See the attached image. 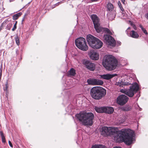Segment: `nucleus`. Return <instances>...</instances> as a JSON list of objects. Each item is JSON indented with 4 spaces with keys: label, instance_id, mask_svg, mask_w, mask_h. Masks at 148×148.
Returning <instances> with one entry per match:
<instances>
[{
    "label": "nucleus",
    "instance_id": "nucleus-14",
    "mask_svg": "<svg viewBox=\"0 0 148 148\" xmlns=\"http://www.w3.org/2000/svg\"><path fill=\"white\" fill-rule=\"evenodd\" d=\"M135 141V134L134 131L130 129V145Z\"/></svg>",
    "mask_w": 148,
    "mask_h": 148
},
{
    "label": "nucleus",
    "instance_id": "nucleus-2",
    "mask_svg": "<svg viewBox=\"0 0 148 148\" xmlns=\"http://www.w3.org/2000/svg\"><path fill=\"white\" fill-rule=\"evenodd\" d=\"M79 121L85 125L91 126L93 124V120L94 116L91 112L83 111L75 115Z\"/></svg>",
    "mask_w": 148,
    "mask_h": 148
},
{
    "label": "nucleus",
    "instance_id": "nucleus-36",
    "mask_svg": "<svg viewBox=\"0 0 148 148\" xmlns=\"http://www.w3.org/2000/svg\"><path fill=\"white\" fill-rule=\"evenodd\" d=\"M119 8H120V9L121 10V11L122 12L124 10L123 8L122 7V6L119 7Z\"/></svg>",
    "mask_w": 148,
    "mask_h": 148
},
{
    "label": "nucleus",
    "instance_id": "nucleus-12",
    "mask_svg": "<svg viewBox=\"0 0 148 148\" xmlns=\"http://www.w3.org/2000/svg\"><path fill=\"white\" fill-rule=\"evenodd\" d=\"M91 59L94 60H97L99 58V53L93 50H91L89 53Z\"/></svg>",
    "mask_w": 148,
    "mask_h": 148
},
{
    "label": "nucleus",
    "instance_id": "nucleus-46",
    "mask_svg": "<svg viewBox=\"0 0 148 148\" xmlns=\"http://www.w3.org/2000/svg\"><path fill=\"white\" fill-rule=\"evenodd\" d=\"M2 29V27H0V31H1V30Z\"/></svg>",
    "mask_w": 148,
    "mask_h": 148
},
{
    "label": "nucleus",
    "instance_id": "nucleus-35",
    "mask_svg": "<svg viewBox=\"0 0 148 148\" xmlns=\"http://www.w3.org/2000/svg\"><path fill=\"white\" fill-rule=\"evenodd\" d=\"M8 143H9V145L11 147H13V145H12V143H11V141L10 140L9 141Z\"/></svg>",
    "mask_w": 148,
    "mask_h": 148
},
{
    "label": "nucleus",
    "instance_id": "nucleus-26",
    "mask_svg": "<svg viewBox=\"0 0 148 148\" xmlns=\"http://www.w3.org/2000/svg\"><path fill=\"white\" fill-rule=\"evenodd\" d=\"M91 148H106V147L102 145H95L93 146Z\"/></svg>",
    "mask_w": 148,
    "mask_h": 148
},
{
    "label": "nucleus",
    "instance_id": "nucleus-25",
    "mask_svg": "<svg viewBox=\"0 0 148 148\" xmlns=\"http://www.w3.org/2000/svg\"><path fill=\"white\" fill-rule=\"evenodd\" d=\"M0 134L2 142L3 143H5L6 142L5 138L4 135L3 133L1 131L0 132Z\"/></svg>",
    "mask_w": 148,
    "mask_h": 148
},
{
    "label": "nucleus",
    "instance_id": "nucleus-49",
    "mask_svg": "<svg viewBox=\"0 0 148 148\" xmlns=\"http://www.w3.org/2000/svg\"><path fill=\"white\" fill-rule=\"evenodd\" d=\"M9 30H10V28H9L8 29Z\"/></svg>",
    "mask_w": 148,
    "mask_h": 148
},
{
    "label": "nucleus",
    "instance_id": "nucleus-18",
    "mask_svg": "<svg viewBox=\"0 0 148 148\" xmlns=\"http://www.w3.org/2000/svg\"><path fill=\"white\" fill-rule=\"evenodd\" d=\"M105 107H101L100 108L95 107V111L99 113H103L104 112Z\"/></svg>",
    "mask_w": 148,
    "mask_h": 148
},
{
    "label": "nucleus",
    "instance_id": "nucleus-39",
    "mask_svg": "<svg viewBox=\"0 0 148 148\" xmlns=\"http://www.w3.org/2000/svg\"><path fill=\"white\" fill-rule=\"evenodd\" d=\"M139 27H140L141 28V30H142L144 28L143 27L142 25H139Z\"/></svg>",
    "mask_w": 148,
    "mask_h": 148
},
{
    "label": "nucleus",
    "instance_id": "nucleus-21",
    "mask_svg": "<svg viewBox=\"0 0 148 148\" xmlns=\"http://www.w3.org/2000/svg\"><path fill=\"white\" fill-rule=\"evenodd\" d=\"M95 79L94 78H91L87 80V82L89 84L95 85Z\"/></svg>",
    "mask_w": 148,
    "mask_h": 148
},
{
    "label": "nucleus",
    "instance_id": "nucleus-45",
    "mask_svg": "<svg viewBox=\"0 0 148 148\" xmlns=\"http://www.w3.org/2000/svg\"><path fill=\"white\" fill-rule=\"evenodd\" d=\"M17 23V21H16L14 24H16V25Z\"/></svg>",
    "mask_w": 148,
    "mask_h": 148
},
{
    "label": "nucleus",
    "instance_id": "nucleus-33",
    "mask_svg": "<svg viewBox=\"0 0 148 148\" xmlns=\"http://www.w3.org/2000/svg\"><path fill=\"white\" fill-rule=\"evenodd\" d=\"M142 30L146 35H147L148 34V33L147 30L145 28L143 29Z\"/></svg>",
    "mask_w": 148,
    "mask_h": 148
},
{
    "label": "nucleus",
    "instance_id": "nucleus-48",
    "mask_svg": "<svg viewBox=\"0 0 148 148\" xmlns=\"http://www.w3.org/2000/svg\"><path fill=\"white\" fill-rule=\"evenodd\" d=\"M24 21V18H23V20H22V21Z\"/></svg>",
    "mask_w": 148,
    "mask_h": 148
},
{
    "label": "nucleus",
    "instance_id": "nucleus-17",
    "mask_svg": "<svg viewBox=\"0 0 148 148\" xmlns=\"http://www.w3.org/2000/svg\"><path fill=\"white\" fill-rule=\"evenodd\" d=\"M130 36L133 38H137L139 37V35L138 33L134 30L131 31V33H130Z\"/></svg>",
    "mask_w": 148,
    "mask_h": 148
},
{
    "label": "nucleus",
    "instance_id": "nucleus-16",
    "mask_svg": "<svg viewBox=\"0 0 148 148\" xmlns=\"http://www.w3.org/2000/svg\"><path fill=\"white\" fill-rule=\"evenodd\" d=\"M76 74L75 71L73 68H71L68 72L67 76H73Z\"/></svg>",
    "mask_w": 148,
    "mask_h": 148
},
{
    "label": "nucleus",
    "instance_id": "nucleus-5",
    "mask_svg": "<svg viewBox=\"0 0 148 148\" xmlns=\"http://www.w3.org/2000/svg\"><path fill=\"white\" fill-rule=\"evenodd\" d=\"M87 40L89 45L93 49H98L103 46V42L100 40L90 34L87 36Z\"/></svg>",
    "mask_w": 148,
    "mask_h": 148
},
{
    "label": "nucleus",
    "instance_id": "nucleus-32",
    "mask_svg": "<svg viewBox=\"0 0 148 148\" xmlns=\"http://www.w3.org/2000/svg\"><path fill=\"white\" fill-rule=\"evenodd\" d=\"M127 34L129 36V32H130V27H128L125 31Z\"/></svg>",
    "mask_w": 148,
    "mask_h": 148
},
{
    "label": "nucleus",
    "instance_id": "nucleus-3",
    "mask_svg": "<svg viewBox=\"0 0 148 148\" xmlns=\"http://www.w3.org/2000/svg\"><path fill=\"white\" fill-rule=\"evenodd\" d=\"M103 65L106 69L108 70L114 69L117 65V60L111 55H106L104 58Z\"/></svg>",
    "mask_w": 148,
    "mask_h": 148
},
{
    "label": "nucleus",
    "instance_id": "nucleus-20",
    "mask_svg": "<svg viewBox=\"0 0 148 148\" xmlns=\"http://www.w3.org/2000/svg\"><path fill=\"white\" fill-rule=\"evenodd\" d=\"M121 18L124 19H127L126 20L127 22L128 23H130V20H129V19L128 18V16L127 14L124 13L122 14Z\"/></svg>",
    "mask_w": 148,
    "mask_h": 148
},
{
    "label": "nucleus",
    "instance_id": "nucleus-22",
    "mask_svg": "<svg viewBox=\"0 0 148 148\" xmlns=\"http://www.w3.org/2000/svg\"><path fill=\"white\" fill-rule=\"evenodd\" d=\"M107 8L108 11H112L114 9L113 5L111 3H108L107 4Z\"/></svg>",
    "mask_w": 148,
    "mask_h": 148
},
{
    "label": "nucleus",
    "instance_id": "nucleus-34",
    "mask_svg": "<svg viewBox=\"0 0 148 148\" xmlns=\"http://www.w3.org/2000/svg\"><path fill=\"white\" fill-rule=\"evenodd\" d=\"M16 28V24H14L13 26V28L12 29V30L13 31H14Z\"/></svg>",
    "mask_w": 148,
    "mask_h": 148
},
{
    "label": "nucleus",
    "instance_id": "nucleus-50",
    "mask_svg": "<svg viewBox=\"0 0 148 148\" xmlns=\"http://www.w3.org/2000/svg\"><path fill=\"white\" fill-rule=\"evenodd\" d=\"M12 25V24H10V25H11H11Z\"/></svg>",
    "mask_w": 148,
    "mask_h": 148
},
{
    "label": "nucleus",
    "instance_id": "nucleus-47",
    "mask_svg": "<svg viewBox=\"0 0 148 148\" xmlns=\"http://www.w3.org/2000/svg\"><path fill=\"white\" fill-rule=\"evenodd\" d=\"M61 3V2H58L57 4H58V5Z\"/></svg>",
    "mask_w": 148,
    "mask_h": 148
},
{
    "label": "nucleus",
    "instance_id": "nucleus-28",
    "mask_svg": "<svg viewBox=\"0 0 148 148\" xmlns=\"http://www.w3.org/2000/svg\"><path fill=\"white\" fill-rule=\"evenodd\" d=\"M120 92H121L127 95L128 96L130 97V93L127 91V90L125 89H121L120 90Z\"/></svg>",
    "mask_w": 148,
    "mask_h": 148
},
{
    "label": "nucleus",
    "instance_id": "nucleus-23",
    "mask_svg": "<svg viewBox=\"0 0 148 148\" xmlns=\"http://www.w3.org/2000/svg\"><path fill=\"white\" fill-rule=\"evenodd\" d=\"M117 86H119L120 87H123L124 86L128 85L129 84L128 83H125L121 82H118L116 83Z\"/></svg>",
    "mask_w": 148,
    "mask_h": 148
},
{
    "label": "nucleus",
    "instance_id": "nucleus-9",
    "mask_svg": "<svg viewBox=\"0 0 148 148\" xmlns=\"http://www.w3.org/2000/svg\"><path fill=\"white\" fill-rule=\"evenodd\" d=\"M128 99V98L125 95H120L117 98V102L119 105L122 106L126 103Z\"/></svg>",
    "mask_w": 148,
    "mask_h": 148
},
{
    "label": "nucleus",
    "instance_id": "nucleus-7",
    "mask_svg": "<svg viewBox=\"0 0 148 148\" xmlns=\"http://www.w3.org/2000/svg\"><path fill=\"white\" fill-rule=\"evenodd\" d=\"M91 19L93 21L95 28L98 33L103 32L104 28L101 27L99 24V19L97 15L93 14L91 16Z\"/></svg>",
    "mask_w": 148,
    "mask_h": 148
},
{
    "label": "nucleus",
    "instance_id": "nucleus-44",
    "mask_svg": "<svg viewBox=\"0 0 148 148\" xmlns=\"http://www.w3.org/2000/svg\"><path fill=\"white\" fill-rule=\"evenodd\" d=\"M118 43L119 44V45H121V42H118Z\"/></svg>",
    "mask_w": 148,
    "mask_h": 148
},
{
    "label": "nucleus",
    "instance_id": "nucleus-41",
    "mask_svg": "<svg viewBox=\"0 0 148 148\" xmlns=\"http://www.w3.org/2000/svg\"><path fill=\"white\" fill-rule=\"evenodd\" d=\"M121 1L124 4H125V0H121Z\"/></svg>",
    "mask_w": 148,
    "mask_h": 148
},
{
    "label": "nucleus",
    "instance_id": "nucleus-8",
    "mask_svg": "<svg viewBox=\"0 0 148 148\" xmlns=\"http://www.w3.org/2000/svg\"><path fill=\"white\" fill-rule=\"evenodd\" d=\"M104 41L107 45L112 47H114L116 45V41L111 36L106 34L104 36Z\"/></svg>",
    "mask_w": 148,
    "mask_h": 148
},
{
    "label": "nucleus",
    "instance_id": "nucleus-11",
    "mask_svg": "<svg viewBox=\"0 0 148 148\" xmlns=\"http://www.w3.org/2000/svg\"><path fill=\"white\" fill-rule=\"evenodd\" d=\"M83 64L85 65L86 68L90 71H93L95 69V64L92 63L89 61L86 60L84 61Z\"/></svg>",
    "mask_w": 148,
    "mask_h": 148
},
{
    "label": "nucleus",
    "instance_id": "nucleus-30",
    "mask_svg": "<svg viewBox=\"0 0 148 148\" xmlns=\"http://www.w3.org/2000/svg\"><path fill=\"white\" fill-rule=\"evenodd\" d=\"M5 86V87L4 88V91H6L7 92L8 90V80L6 82Z\"/></svg>",
    "mask_w": 148,
    "mask_h": 148
},
{
    "label": "nucleus",
    "instance_id": "nucleus-1",
    "mask_svg": "<svg viewBox=\"0 0 148 148\" xmlns=\"http://www.w3.org/2000/svg\"><path fill=\"white\" fill-rule=\"evenodd\" d=\"M101 134L104 136L113 135L117 141L124 142L130 145V129H123L116 131L112 127H104L102 128Z\"/></svg>",
    "mask_w": 148,
    "mask_h": 148
},
{
    "label": "nucleus",
    "instance_id": "nucleus-24",
    "mask_svg": "<svg viewBox=\"0 0 148 148\" xmlns=\"http://www.w3.org/2000/svg\"><path fill=\"white\" fill-rule=\"evenodd\" d=\"M22 13L19 12L14 15L13 16V19L14 20L17 19L21 15Z\"/></svg>",
    "mask_w": 148,
    "mask_h": 148
},
{
    "label": "nucleus",
    "instance_id": "nucleus-13",
    "mask_svg": "<svg viewBox=\"0 0 148 148\" xmlns=\"http://www.w3.org/2000/svg\"><path fill=\"white\" fill-rule=\"evenodd\" d=\"M117 75L116 74H106L100 75V78L106 80H109Z\"/></svg>",
    "mask_w": 148,
    "mask_h": 148
},
{
    "label": "nucleus",
    "instance_id": "nucleus-31",
    "mask_svg": "<svg viewBox=\"0 0 148 148\" xmlns=\"http://www.w3.org/2000/svg\"><path fill=\"white\" fill-rule=\"evenodd\" d=\"M130 25L135 30H136L137 29V27L136 25L134 24L131 21H130Z\"/></svg>",
    "mask_w": 148,
    "mask_h": 148
},
{
    "label": "nucleus",
    "instance_id": "nucleus-15",
    "mask_svg": "<svg viewBox=\"0 0 148 148\" xmlns=\"http://www.w3.org/2000/svg\"><path fill=\"white\" fill-rule=\"evenodd\" d=\"M104 112L108 114H112L114 111V109L113 108L111 107H105L104 108Z\"/></svg>",
    "mask_w": 148,
    "mask_h": 148
},
{
    "label": "nucleus",
    "instance_id": "nucleus-10",
    "mask_svg": "<svg viewBox=\"0 0 148 148\" xmlns=\"http://www.w3.org/2000/svg\"><path fill=\"white\" fill-rule=\"evenodd\" d=\"M139 89V86L136 82H133L130 86V97H132Z\"/></svg>",
    "mask_w": 148,
    "mask_h": 148
},
{
    "label": "nucleus",
    "instance_id": "nucleus-43",
    "mask_svg": "<svg viewBox=\"0 0 148 148\" xmlns=\"http://www.w3.org/2000/svg\"><path fill=\"white\" fill-rule=\"evenodd\" d=\"M2 73H0V79H1L2 76Z\"/></svg>",
    "mask_w": 148,
    "mask_h": 148
},
{
    "label": "nucleus",
    "instance_id": "nucleus-37",
    "mask_svg": "<svg viewBox=\"0 0 148 148\" xmlns=\"http://www.w3.org/2000/svg\"><path fill=\"white\" fill-rule=\"evenodd\" d=\"M118 5L119 7L121 6V2H120V1H118Z\"/></svg>",
    "mask_w": 148,
    "mask_h": 148
},
{
    "label": "nucleus",
    "instance_id": "nucleus-40",
    "mask_svg": "<svg viewBox=\"0 0 148 148\" xmlns=\"http://www.w3.org/2000/svg\"><path fill=\"white\" fill-rule=\"evenodd\" d=\"M145 17L148 20V13H147L145 14Z\"/></svg>",
    "mask_w": 148,
    "mask_h": 148
},
{
    "label": "nucleus",
    "instance_id": "nucleus-29",
    "mask_svg": "<svg viewBox=\"0 0 148 148\" xmlns=\"http://www.w3.org/2000/svg\"><path fill=\"white\" fill-rule=\"evenodd\" d=\"M103 31H105L107 32V33L110 34H112L111 32L109 30V29L107 28H104Z\"/></svg>",
    "mask_w": 148,
    "mask_h": 148
},
{
    "label": "nucleus",
    "instance_id": "nucleus-27",
    "mask_svg": "<svg viewBox=\"0 0 148 148\" xmlns=\"http://www.w3.org/2000/svg\"><path fill=\"white\" fill-rule=\"evenodd\" d=\"M15 39L17 45H20V41L19 38L17 35H16L15 36Z\"/></svg>",
    "mask_w": 148,
    "mask_h": 148
},
{
    "label": "nucleus",
    "instance_id": "nucleus-6",
    "mask_svg": "<svg viewBox=\"0 0 148 148\" xmlns=\"http://www.w3.org/2000/svg\"><path fill=\"white\" fill-rule=\"evenodd\" d=\"M76 46L79 49L86 51L88 49V47L86 45V40L84 38L80 37L76 39L75 41Z\"/></svg>",
    "mask_w": 148,
    "mask_h": 148
},
{
    "label": "nucleus",
    "instance_id": "nucleus-38",
    "mask_svg": "<svg viewBox=\"0 0 148 148\" xmlns=\"http://www.w3.org/2000/svg\"><path fill=\"white\" fill-rule=\"evenodd\" d=\"M2 66L0 68V73H2Z\"/></svg>",
    "mask_w": 148,
    "mask_h": 148
},
{
    "label": "nucleus",
    "instance_id": "nucleus-19",
    "mask_svg": "<svg viewBox=\"0 0 148 148\" xmlns=\"http://www.w3.org/2000/svg\"><path fill=\"white\" fill-rule=\"evenodd\" d=\"M103 84V82L99 79H95V85H102Z\"/></svg>",
    "mask_w": 148,
    "mask_h": 148
},
{
    "label": "nucleus",
    "instance_id": "nucleus-42",
    "mask_svg": "<svg viewBox=\"0 0 148 148\" xmlns=\"http://www.w3.org/2000/svg\"><path fill=\"white\" fill-rule=\"evenodd\" d=\"M92 2L96 1L98 0H90Z\"/></svg>",
    "mask_w": 148,
    "mask_h": 148
},
{
    "label": "nucleus",
    "instance_id": "nucleus-4",
    "mask_svg": "<svg viewBox=\"0 0 148 148\" xmlns=\"http://www.w3.org/2000/svg\"><path fill=\"white\" fill-rule=\"evenodd\" d=\"M90 93L92 97L96 100L101 99L106 94V90L100 86H95L90 90Z\"/></svg>",
    "mask_w": 148,
    "mask_h": 148
}]
</instances>
